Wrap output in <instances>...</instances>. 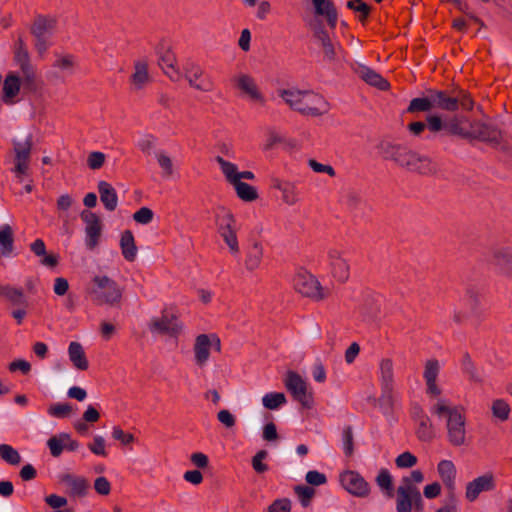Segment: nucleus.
<instances>
[{
  "instance_id": "nucleus-1",
  "label": "nucleus",
  "mask_w": 512,
  "mask_h": 512,
  "mask_svg": "<svg viewBox=\"0 0 512 512\" xmlns=\"http://www.w3.org/2000/svg\"><path fill=\"white\" fill-rule=\"evenodd\" d=\"M278 95L291 110L302 115L318 117L330 110V104L325 98L309 90L279 89Z\"/></svg>"
},
{
  "instance_id": "nucleus-2",
  "label": "nucleus",
  "mask_w": 512,
  "mask_h": 512,
  "mask_svg": "<svg viewBox=\"0 0 512 512\" xmlns=\"http://www.w3.org/2000/svg\"><path fill=\"white\" fill-rule=\"evenodd\" d=\"M462 406H451L447 400L439 398L432 406V412L438 417L445 416L447 439L454 447L466 444V418Z\"/></svg>"
},
{
  "instance_id": "nucleus-3",
  "label": "nucleus",
  "mask_w": 512,
  "mask_h": 512,
  "mask_svg": "<svg viewBox=\"0 0 512 512\" xmlns=\"http://www.w3.org/2000/svg\"><path fill=\"white\" fill-rule=\"evenodd\" d=\"M89 295L98 306L117 307L121 303L122 289L107 275H95L89 288Z\"/></svg>"
},
{
  "instance_id": "nucleus-4",
  "label": "nucleus",
  "mask_w": 512,
  "mask_h": 512,
  "mask_svg": "<svg viewBox=\"0 0 512 512\" xmlns=\"http://www.w3.org/2000/svg\"><path fill=\"white\" fill-rule=\"evenodd\" d=\"M33 146L32 134L26 130H19L16 132L13 140V151L15 154L13 169L17 176H21L27 173L29 167V161L31 156V150Z\"/></svg>"
},
{
  "instance_id": "nucleus-5",
  "label": "nucleus",
  "mask_w": 512,
  "mask_h": 512,
  "mask_svg": "<svg viewBox=\"0 0 512 512\" xmlns=\"http://www.w3.org/2000/svg\"><path fill=\"white\" fill-rule=\"evenodd\" d=\"M293 285L295 290L301 295L320 301L325 298L323 288L315 276L307 271L301 270L294 275Z\"/></svg>"
},
{
  "instance_id": "nucleus-6",
  "label": "nucleus",
  "mask_w": 512,
  "mask_h": 512,
  "mask_svg": "<svg viewBox=\"0 0 512 512\" xmlns=\"http://www.w3.org/2000/svg\"><path fill=\"white\" fill-rule=\"evenodd\" d=\"M284 385L288 392L302 405V407L310 409L313 406L312 396L308 392L307 383L300 374L294 371H288L286 373Z\"/></svg>"
},
{
  "instance_id": "nucleus-7",
  "label": "nucleus",
  "mask_w": 512,
  "mask_h": 512,
  "mask_svg": "<svg viewBox=\"0 0 512 512\" xmlns=\"http://www.w3.org/2000/svg\"><path fill=\"white\" fill-rule=\"evenodd\" d=\"M308 26L312 32L313 39L322 48L324 59L329 62H334L336 60V49L323 21L314 18L308 23Z\"/></svg>"
},
{
  "instance_id": "nucleus-8",
  "label": "nucleus",
  "mask_w": 512,
  "mask_h": 512,
  "mask_svg": "<svg viewBox=\"0 0 512 512\" xmlns=\"http://www.w3.org/2000/svg\"><path fill=\"white\" fill-rule=\"evenodd\" d=\"M397 165L422 175L432 174L436 171L428 157L419 155L408 148H405Z\"/></svg>"
},
{
  "instance_id": "nucleus-9",
  "label": "nucleus",
  "mask_w": 512,
  "mask_h": 512,
  "mask_svg": "<svg viewBox=\"0 0 512 512\" xmlns=\"http://www.w3.org/2000/svg\"><path fill=\"white\" fill-rule=\"evenodd\" d=\"M339 480L342 487L355 497L365 498L370 494V485L357 471H344Z\"/></svg>"
},
{
  "instance_id": "nucleus-10",
  "label": "nucleus",
  "mask_w": 512,
  "mask_h": 512,
  "mask_svg": "<svg viewBox=\"0 0 512 512\" xmlns=\"http://www.w3.org/2000/svg\"><path fill=\"white\" fill-rule=\"evenodd\" d=\"M85 223L86 246L89 250H94L102 234V224L99 216L89 210H83L80 214Z\"/></svg>"
},
{
  "instance_id": "nucleus-11",
  "label": "nucleus",
  "mask_w": 512,
  "mask_h": 512,
  "mask_svg": "<svg viewBox=\"0 0 512 512\" xmlns=\"http://www.w3.org/2000/svg\"><path fill=\"white\" fill-rule=\"evenodd\" d=\"M148 327L152 333L167 334L172 337L177 336L182 330V325L177 322V316H169L165 311L160 317L153 318Z\"/></svg>"
},
{
  "instance_id": "nucleus-12",
  "label": "nucleus",
  "mask_w": 512,
  "mask_h": 512,
  "mask_svg": "<svg viewBox=\"0 0 512 512\" xmlns=\"http://www.w3.org/2000/svg\"><path fill=\"white\" fill-rule=\"evenodd\" d=\"M327 269L333 278L339 282H345L349 277V264L347 259L337 250L328 253L325 260Z\"/></svg>"
},
{
  "instance_id": "nucleus-13",
  "label": "nucleus",
  "mask_w": 512,
  "mask_h": 512,
  "mask_svg": "<svg viewBox=\"0 0 512 512\" xmlns=\"http://www.w3.org/2000/svg\"><path fill=\"white\" fill-rule=\"evenodd\" d=\"M440 373V362L435 358L427 359L424 362L423 378L426 384V393L433 397H438L442 391L437 384Z\"/></svg>"
},
{
  "instance_id": "nucleus-14",
  "label": "nucleus",
  "mask_w": 512,
  "mask_h": 512,
  "mask_svg": "<svg viewBox=\"0 0 512 512\" xmlns=\"http://www.w3.org/2000/svg\"><path fill=\"white\" fill-rule=\"evenodd\" d=\"M421 494L419 489L407 478L402 479V485L397 488V512H411V499Z\"/></svg>"
},
{
  "instance_id": "nucleus-15",
  "label": "nucleus",
  "mask_w": 512,
  "mask_h": 512,
  "mask_svg": "<svg viewBox=\"0 0 512 512\" xmlns=\"http://www.w3.org/2000/svg\"><path fill=\"white\" fill-rule=\"evenodd\" d=\"M494 487V476L491 472H488L475 478L467 484L465 496L468 501L473 502L478 498L481 492L491 491L494 489Z\"/></svg>"
},
{
  "instance_id": "nucleus-16",
  "label": "nucleus",
  "mask_w": 512,
  "mask_h": 512,
  "mask_svg": "<svg viewBox=\"0 0 512 512\" xmlns=\"http://www.w3.org/2000/svg\"><path fill=\"white\" fill-rule=\"evenodd\" d=\"M60 482L67 487V493L73 498H82L87 495L89 483L84 477L70 473L61 475Z\"/></svg>"
},
{
  "instance_id": "nucleus-17",
  "label": "nucleus",
  "mask_w": 512,
  "mask_h": 512,
  "mask_svg": "<svg viewBox=\"0 0 512 512\" xmlns=\"http://www.w3.org/2000/svg\"><path fill=\"white\" fill-rule=\"evenodd\" d=\"M176 61V55L171 47H167L159 57V66L164 74L173 81H178L181 77V72L176 67Z\"/></svg>"
},
{
  "instance_id": "nucleus-18",
  "label": "nucleus",
  "mask_w": 512,
  "mask_h": 512,
  "mask_svg": "<svg viewBox=\"0 0 512 512\" xmlns=\"http://www.w3.org/2000/svg\"><path fill=\"white\" fill-rule=\"evenodd\" d=\"M472 131L469 132L470 138H476L484 142L498 143L500 132L493 126L483 122H474L471 124Z\"/></svg>"
},
{
  "instance_id": "nucleus-19",
  "label": "nucleus",
  "mask_w": 512,
  "mask_h": 512,
  "mask_svg": "<svg viewBox=\"0 0 512 512\" xmlns=\"http://www.w3.org/2000/svg\"><path fill=\"white\" fill-rule=\"evenodd\" d=\"M317 16L326 18L327 24L334 29L337 24L338 13L331 0H311Z\"/></svg>"
},
{
  "instance_id": "nucleus-20",
  "label": "nucleus",
  "mask_w": 512,
  "mask_h": 512,
  "mask_svg": "<svg viewBox=\"0 0 512 512\" xmlns=\"http://www.w3.org/2000/svg\"><path fill=\"white\" fill-rule=\"evenodd\" d=\"M20 88V77L14 73H9L3 82L2 101L7 105L14 104V99L19 94Z\"/></svg>"
},
{
  "instance_id": "nucleus-21",
  "label": "nucleus",
  "mask_w": 512,
  "mask_h": 512,
  "mask_svg": "<svg viewBox=\"0 0 512 512\" xmlns=\"http://www.w3.org/2000/svg\"><path fill=\"white\" fill-rule=\"evenodd\" d=\"M494 264L508 277H512V250L507 247L492 248Z\"/></svg>"
},
{
  "instance_id": "nucleus-22",
  "label": "nucleus",
  "mask_w": 512,
  "mask_h": 512,
  "mask_svg": "<svg viewBox=\"0 0 512 512\" xmlns=\"http://www.w3.org/2000/svg\"><path fill=\"white\" fill-rule=\"evenodd\" d=\"M203 75L204 70L198 64L192 63L185 68L184 78L191 88L202 92H210L212 90V82H208L205 86L197 83Z\"/></svg>"
},
{
  "instance_id": "nucleus-23",
  "label": "nucleus",
  "mask_w": 512,
  "mask_h": 512,
  "mask_svg": "<svg viewBox=\"0 0 512 512\" xmlns=\"http://www.w3.org/2000/svg\"><path fill=\"white\" fill-rule=\"evenodd\" d=\"M215 160L220 165L226 181H231V179L236 178L238 181H241V179L252 180L255 177L254 173L251 171L238 172L237 166L234 163L226 161L221 156H217Z\"/></svg>"
},
{
  "instance_id": "nucleus-24",
  "label": "nucleus",
  "mask_w": 512,
  "mask_h": 512,
  "mask_svg": "<svg viewBox=\"0 0 512 512\" xmlns=\"http://www.w3.org/2000/svg\"><path fill=\"white\" fill-rule=\"evenodd\" d=\"M100 200L106 210L112 212L117 208L118 195L112 185L104 180L99 181L97 184Z\"/></svg>"
},
{
  "instance_id": "nucleus-25",
  "label": "nucleus",
  "mask_w": 512,
  "mask_h": 512,
  "mask_svg": "<svg viewBox=\"0 0 512 512\" xmlns=\"http://www.w3.org/2000/svg\"><path fill=\"white\" fill-rule=\"evenodd\" d=\"M437 472L449 492L455 489L456 467L451 460H442L438 463Z\"/></svg>"
},
{
  "instance_id": "nucleus-26",
  "label": "nucleus",
  "mask_w": 512,
  "mask_h": 512,
  "mask_svg": "<svg viewBox=\"0 0 512 512\" xmlns=\"http://www.w3.org/2000/svg\"><path fill=\"white\" fill-rule=\"evenodd\" d=\"M211 341L208 335L200 334L195 339L194 354L195 362L202 367L209 359Z\"/></svg>"
},
{
  "instance_id": "nucleus-27",
  "label": "nucleus",
  "mask_w": 512,
  "mask_h": 512,
  "mask_svg": "<svg viewBox=\"0 0 512 512\" xmlns=\"http://www.w3.org/2000/svg\"><path fill=\"white\" fill-rule=\"evenodd\" d=\"M151 81L148 72V63L144 60H138L134 63V73L131 76V83L136 90H142Z\"/></svg>"
},
{
  "instance_id": "nucleus-28",
  "label": "nucleus",
  "mask_w": 512,
  "mask_h": 512,
  "mask_svg": "<svg viewBox=\"0 0 512 512\" xmlns=\"http://www.w3.org/2000/svg\"><path fill=\"white\" fill-rule=\"evenodd\" d=\"M236 83L238 88L247 94L251 99L261 103L264 102V97L258 90L257 85L255 84L252 77L247 74H241L238 76Z\"/></svg>"
},
{
  "instance_id": "nucleus-29",
  "label": "nucleus",
  "mask_w": 512,
  "mask_h": 512,
  "mask_svg": "<svg viewBox=\"0 0 512 512\" xmlns=\"http://www.w3.org/2000/svg\"><path fill=\"white\" fill-rule=\"evenodd\" d=\"M433 91V100L434 107L440 108L442 110H446L449 112L456 111L457 108V98L454 97L453 92H447L442 90H432Z\"/></svg>"
},
{
  "instance_id": "nucleus-30",
  "label": "nucleus",
  "mask_w": 512,
  "mask_h": 512,
  "mask_svg": "<svg viewBox=\"0 0 512 512\" xmlns=\"http://www.w3.org/2000/svg\"><path fill=\"white\" fill-rule=\"evenodd\" d=\"M56 19L39 15L33 21L30 32L35 38L44 37V34L51 32L56 26Z\"/></svg>"
},
{
  "instance_id": "nucleus-31",
  "label": "nucleus",
  "mask_w": 512,
  "mask_h": 512,
  "mask_svg": "<svg viewBox=\"0 0 512 512\" xmlns=\"http://www.w3.org/2000/svg\"><path fill=\"white\" fill-rule=\"evenodd\" d=\"M120 248L125 260L133 262L136 259L138 248L133 233L130 230H125L121 234Z\"/></svg>"
},
{
  "instance_id": "nucleus-32",
  "label": "nucleus",
  "mask_w": 512,
  "mask_h": 512,
  "mask_svg": "<svg viewBox=\"0 0 512 512\" xmlns=\"http://www.w3.org/2000/svg\"><path fill=\"white\" fill-rule=\"evenodd\" d=\"M30 250L38 257H41V264L47 267H56L58 257L54 254H47L46 246L42 239H36L30 244Z\"/></svg>"
},
{
  "instance_id": "nucleus-33",
  "label": "nucleus",
  "mask_w": 512,
  "mask_h": 512,
  "mask_svg": "<svg viewBox=\"0 0 512 512\" xmlns=\"http://www.w3.org/2000/svg\"><path fill=\"white\" fill-rule=\"evenodd\" d=\"M69 359L73 363L74 367L79 370L88 369V360L85 356L84 349L79 342H71L68 347Z\"/></svg>"
},
{
  "instance_id": "nucleus-34",
  "label": "nucleus",
  "mask_w": 512,
  "mask_h": 512,
  "mask_svg": "<svg viewBox=\"0 0 512 512\" xmlns=\"http://www.w3.org/2000/svg\"><path fill=\"white\" fill-rule=\"evenodd\" d=\"M228 183H230L234 189H235V192H236V195L243 201L245 202H252V201H255L256 199H258L259 195H258V192L256 190V188H254L253 186L245 183V182H242V181H238V179H231V181H227Z\"/></svg>"
},
{
  "instance_id": "nucleus-35",
  "label": "nucleus",
  "mask_w": 512,
  "mask_h": 512,
  "mask_svg": "<svg viewBox=\"0 0 512 512\" xmlns=\"http://www.w3.org/2000/svg\"><path fill=\"white\" fill-rule=\"evenodd\" d=\"M360 77L367 84L383 91L387 90L390 86L387 80L367 66H361Z\"/></svg>"
},
{
  "instance_id": "nucleus-36",
  "label": "nucleus",
  "mask_w": 512,
  "mask_h": 512,
  "mask_svg": "<svg viewBox=\"0 0 512 512\" xmlns=\"http://www.w3.org/2000/svg\"><path fill=\"white\" fill-rule=\"evenodd\" d=\"M380 379L382 389H390L394 382V363L392 359L385 358L380 361Z\"/></svg>"
},
{
  "instance_id": "nucleus-37",
  "label": "nucleus",
  "mask_w": 512,
  "mask_h": 512,
  "mask_svg": "<svg viewBox=\"0 0 512 512\" xmlns=\"http://www.w3.org/2000/svg\"><path fill=\"white\" fill-rule=\"evenodd\" d=\"M419 426L416 434L420 441L430 442L435 437V431L430 418L424 414L419 416Z\"/></svg>"
},
{
  "instance_id": "nucleus-38",
  "label": "nucleus",
  "mask_w": 512,
  "mask_h": 512,
  "mask_svg": "<svg viewBox=\"0 0 512 512\" xmlns=\"http://www.w3.org/2000/svg\"><path fill=\"white\" fill-rule=\"evenodd\" d=\"M0 296L6 298L13 305H26V299L22 289L8 285H0Z\"/></svg>"
},
{
  "instance_id": "nucleus-39",
  "label": "nucleus",
  "mask_w": 512,
  "mask_h": 512,
  "mask_svg": "<svg viewBox=\"0 0 512 512\" xmlns=\"http://www.w3.org/2000/svg\"><path fill=\"white\" fill-rule=\"evenodd\" d=\"M434 107L433 91L429 90V95L422 98H414L410 101L407 111L414 112H427Z\"/></svg>"
},
{
  "instance_id": "nucleus-40",
  "label": "nucleus",
  "mask_w": 512,
  "mask_h": 512,
  "mask_svg": "<svg viewBox=\"0 0 512 512\" xmlns=\"http://www.w3.org/2000/svg\"><path fill=\"white\" fill-rule=\"evenodd\" d=\"M405 148L406 147L395 145L389 142H382L379 145L378 150L384 156L385 159H390L397 164Z\"/></svg>"
},
{
  "instance_id": "nucleus-41",
  "label": "nucleus",
  "mask_w": 512,
  "mask_h": 512,
  "mask_svg": "<svg viewBox=\"0 0 512 512\" xmlns=\"http://www.w3.org/2000/svg\"><path fill=\"white\" fill-rule=\"evenodd\" d=\"M220 236L227 245L231 255H238L240 246L237 238L236 229H218Z\"/></svg>"
},
{
  "instance_id": "nucleus-42",
  "label": "nucleus",
  "mask_w": 512,
  "mask_h": 512,
  "mask_svg": "<svg viewBox=\"0 0 512 512\" xmlns=\"http://www.w3.org/2000/svg\"><path fill=\"white\" fill-rule=\"evenodd\" d=\"M286 402V396L282 392L267 393L262 397L263 407L267 410H277Z\"/></svg>"
},
{
  "instance_id": "nucleus-43",
  "label": "nucleus",
  "mask_w": 512,
  "mask_h": 512,
  "mask_svg": "<svg viewBox=\"0 0 512 512\" xmlns=\"http://www.w3.org/2000/svg\"><path fill=\"white\" fill-rule=\"evenodd\" d=\"M13 229L10 225L2 226L0 230V244L2 246V254L9 255L13 251Z\"/></svg>"
},
{
  "instance_id": "nucleus-44",
  "label": "nucleus",
  "mask_w": 512,
  "mask_h": 512,
  "mask_svg": "<svg viewBox=\"0 0 512 512\" xmlns=\"http://www.w3.org/2000/svg\"><path fill=\"white\" fill-rule=\"evenodd\" d=\"M253 249L254 251L250 252L245 260V267L249 272L259 268L263 256V250L259 243H254Z\"/></svg>"
},
{
  "instance_id": "nucleus-45",
  "label": "nucleus",
  "mask_w": 512,
  "mask_h": 512,
  "mask_svg": "<svg viewBox=\"0 0 512 512\" xmlns=\"http://www.w3.org/2000/svg\"><path fill=\"white\" fill-rule=\"evenodd\" d=\"M491 411L495 418L505 422L509 419L511 409L505 400L496 399L492 402Z\"/></svg>"
},
{
  "instance_id": "nucleus-46",
  "label": "nucleus",
  "mask_w": 512,
  "mask_h": 512,
  "mask_svg": "<svg viewBox=\"0 0 512 512\" xmlns=\"http://www.w3.org/2000/svg\"><path fill=\"white\" fill-rule=\"evenodd\" d=\"M65 440H69V435L66 433H62L58 437L53 436L49 438L47 445L51 451L52 456H60L65 446Z\"/></svg>"
},
{
  "instance_id": "nucleus-47",
  "label": "nucleus",
  "mask_w": 512,
  "mask_h": 512,
  "mask_svg": "<svg viewBox=\"0 0 512 512\" xmlns=\"http://www.w3.org/2000/svg\"><path fill=\"white\" fill-rule=\"evenodd\" d=\"M0 457L11 465H18L21 462L18 451L8 444L0 445Z\"/></svg>"
},
{
  "instance_id": "nucleus-48",
  "label": "nucleus",
  "mask_w": 512,
  "mask_h": 512,
  "mask_svg": "<svg viewBox=\"0 0 512 512\" xmlns=\"http://www.w3.org/2000/svg\"><path fill=\"white\" fill-rule=\"evenodd\" d=\"M14 59L19 67L30 64L29 53L25 47L22 37H19L16 41Z\"/></svg>"
},
{
  "instance_id": "nucleus-49",
  "label": "nucleus",
  "mask_w": 512,
  "mask_h": 512,
  "mask_svg": "<svg viewBox=\"0 0 512 512\" xmlns=\"http://www.w3.org/2000/svg\"><path fill=\"white\" fill-rule=\"evenodd\" d=\"M464 121L463 117H453L449 121L445 122V129H447L453 135H460L464 138H470L468 131H465L461 124Z\"/></svg>"
},
{
  "instance_id": "nucleus-50",
  "label": "nucleus",
  "mask_w": 512,
  "mask_h": 512,
  "mask_svg": "<svg viewBox=\"0 0 512 512\" xmlns=\"http://www.w3.org/2000/svg\"><path fill=\"white\" fill-rule=\"evenodd\" d=\"M452 92L457 98V108L461 106L463 109L472 110L474 102L468 92L459 87L454 88Z\"/></svg>"
},
{
  "instance_id": "nucleus-51",
  "label": "nucleus",
  "mask_w": 512,
  "mask_h": 512,
  "mask_svg": "<svg viewBox=\"0 0 512 512\" xmlns=\"http://www.w3.org/2000/svg\"><path fill=\"white\" fill-rule=\"evenodd\" d=\"M452 92L457 98V108L461 106L463 109L472 110L474 102L468 92L459 87L454 88Z\"/></svg>"
},
{
  "instance_id": "nucleus-52",
  "label": "nucleus",
  "mask_w": 512,
  "mask_h": 512,
  "mask_svg": "<svg viewBox=\"0 0 512 512\" xmlns=\"http://www.w3.org/2000/svg\"><path fill=\"white\" fill-rule=\"evenodd\" d=\"M74 66V56L71 54H57L53 62V67L62 71H72Z\"/></svg>"
},
{
  "instance_id": "nucleus-53",
  "label": "nucleus",
  "mask_w": 512,
  "mask_h": 512,
  "mask_svg": "<svg viewBox=\"0 0 512 512\" xmlns=\"http://www.w3.org/2000/svg\"><path fill=\"white\" fill-rule=\"evenodd\" d=\"M294 491L298 495L302 506H309L311 499L315 494V490L309 486L297 485L294 487Z\"/></svg>"
},
{
  "instance_id": "nucleus-54",
  "label": "nucleus",
  "mask_w": 512,
  "mask_h": 512,
  "mask_svg": "<svg viewBox=\"0 0 512 512\" xmlns=\"http://www.w3.org/2000/svg\"><path fill=\"white\" fill-rule=\"evenodd\" d=\"M377 485L382 489L388 492V495L391 496V492L393 490V480L392 476L386 469H382L376 477Z\"/></svg>"
},
{
  "instance_id": "nucleus-55",
  "label": "nucleus",
  "mask_w": 512,
  "mask_h": 512,
  "mask_svg": "<svg viewBox=\"0 0 512 512\" xmlns=\"http://www.w3.org/2000/svg\"><path fill=\"white\" fill-rule=\"evenodd\" d=\"M342 438L345 454L350 457L354 453V434L351 426L344 428Z\"/></svg>"
},
{
  "instance_id": "nucleus-56",
  "label": "nucleus",
  "mask_w": 512,
  "mask_h": 512,
  "mask_svg": "<svg viewBox=\"0 0 512 512\" xmlns=\"http://www.w3.org/2000/svg\"><path fill=\"white\" fill-rule=\"evenodd\" d=\"M48 413L57 418H64L72 413V407L69 403L53 404L49 407Z\"/></svg>"
},
{
  "instance_id": "nucleus-57",
  "label": "nucleus",
  "mask_w": 512,
  "mask_h": 512,
  "mask_svg": "<svg viewBox=\"0 0 512 512\" xmlns=\"http://www.w3.org/2000/svg\"><path fill=\"white\" fill-rule=\"evenodd\" d=\"M158 165L163 170V173L167 177H171L174 173L173 162L170 156L165 153H159L156 156Z\"/></svg>"
},
{
  "instance_id": "nucleus-58",
  "label": "nucleus",
  "mask_w": 512,
  "mask_h": 512,
  "mask_svg": "<svg viewBox=\"0 0 512 512\" xmlns=\"http://www.w3.org/2000/svg\"><path fill=\"white\" fill-rule=\"evenodd\" d=\"M154 218L153 211L148 207H142L133 214V220L139 224H149Z\"/></svg>"
},
{
  "instance_id": "nucleus-59",
  "label": "nucleus",
  "mask_w": 512,
  "mask_h": 512,
  "mask_svg": "<svg viewBox=\"0 0 512 512\" xmlns=\"http://www.w3.org/2000/svg\"><path fill=\"white\" fill-rule=\"evenodd\" d=\"M105 154L99 151L91 152L87 158L88 167L92 170L100 169L105 163Z\"/></svg>"
},
{
  "instance_id": "nucleus-60",
  "label": "nucleus",
  "mask_w": 512,
  "mask_h": 512,
  "mask_svg": "<svg viewBox=\"0 0 512 512\" xmlns=\"http://www.w3.org/2000/svg\"><path fill=\"white\" fill-rule=\"evenodd\" d=\"M417 463V458L410 452H404L395 459L398 468H411Z\"/></svg>"
},
{
  "instance_id": "nucleus-61",
  "label": "nucleus",
  "mask_w": 512,
  "mask_h": 512,
  "mask_svg": "<svg viewBox=\"0 0 512 512\" xmlns=\"http://www.w3.org/2000/svg\"><path fill=\"white\" fill-rule=\"evenodd\" d=\"M267 455L266 450H260L253 456L252 467L257 473H264L268 470V466L262 462Z\"/></svg>"
},
{
  "instance_id": "nucleus-62",
  "label": "nucleus",
  "mask_w": 512,
  "mask_h": 512,
  "mask_svg": "<svg viewBox=\"0 0 512 512\" xmlns=\"http://www.w3.org/2000/svg\"><path fill=\"white\" fill-rule=\"evenodd\" d=\"M217 420L227 429H231L236 424L235 416L227 409L220 410L217 413Z\"/></svg>"
},
{
  "instance_id": "nucleus-63",
  "label": "nucleus",
  "mask_w": 512,
  "mask_h": 512,
  "mask_svg": "<svg viewBox=\"0 0 512 512\" xmlns=\"http://www.w3.org/2000/svg\"><path fill=\"white\" fill-rule=\"evenodd\" d=\"M291 501L287 498L275 500L269 507L268 512H290Z\"/></svg>"
},
{
  "instance_id": "nucleus-64",
  "label": "nucleus",
  "mask_w": 512,
  "mask_h": 512,
  "mask_svg": "<svg viewBox=\"0 0 512 512\" xmlns=\"http://www.w3.org/2000/svg\"><path fill=\"white\" fill-rule=\"evenodd\" d=\"M94 489L99 495L106 496L111 491V484L107 478L100 476L94 481Z\"/></svg>"
}]
</instances>
